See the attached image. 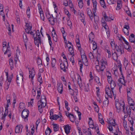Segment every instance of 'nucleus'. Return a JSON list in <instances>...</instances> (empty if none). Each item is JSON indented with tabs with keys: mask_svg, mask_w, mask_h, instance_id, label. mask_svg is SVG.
<instances>
[{
	"mask_svg": "<svg viewBox=\"0 0 135 135\" xmlns=\"http://www.w3.org/2000/svg\"><path fill=\"white\" fill-rule=\"evenodd\" d=\"M46 104V101L45 96H41V100L38 102L37 105L39 112L41 113L42 112V108H44Z\"/></svg>",
	"mask_w": 135,
	"mask_h": 135,
	"instance_id": "obj_1",
	"label": "nucleus"
},
{
	"mask_svg": "<svg viewBox=\"0 0 135 135\" xmlns=\"http://www.w3.org/2000/svg\"><path fill=\"white\" fill-rule=\"evenodd\" d=\"M97 5V2L96 0H93V8H94L95 12H93V16L94 18V21L95 24L94 26V28L96 30H97L98 28L97 24L98 23L99 21V17L96 16L94 14L96 12V10L97 9L96 7Z\"/></svg>",
	"mask_w": 135,
	"mask_h": 135,
	"instance_id": "obj_2",
	"label": "nucleus"
},
{
	"mask_svg": "<svg viewBox=\"0 0 135 135\" xmlns=\"http://www.w3.org/2000/svg\"><path fill=\"white\" fill-rule=\"evenodd\" d=\"M115 48L117 51V55H118L119 56L124 54V51L123 45H120L118 46L117 45H116L115 46Z\"/></svg>",
	"mask_w": 135,
	"mask_h": 135,
	"instance_id": "obj_3",
	"label": "nucleus"
},
{
	"mask_svg": "<svg viewBox=\"0 0 135 135\" xmlns=\"http://www.w3.org/2000/svg\"><path fill=\"white\" fill-rule=\"evenodd\" d=\"M28 69L29 74V78L32 81L35 74V71L33 67H32L31 69L28 68Z\"/></svg>",
	"mask_w": 135,
	"mask_h": 135,
	"instance_id": "obj_4",
	"label": "nucleus"
},
{
	"mask_svg": "<svg viewBox=\"0 0 135 135\" xmlns=\"http://www.w3.org/2000/svg\"><path fill=\"white\" fill-rule=\"evenodd\" d=\"M81 55L82 60L84 64L86 66L87 65V62L88 60L86 55L84 53V51L83 50L81 51L80 52Z\"/></svg>",
	"mask_w": 135,
	"mask_h": 135,
	"instance_id": "obj_5",
	"label": "nucleus"
},
{
	"mask_svg": "<svg viewBox=\"0 0 135 135\" xmlns=\"http://www.w3.org/2000/svg\"><path fill=\"white\" fill-rule=\"evenodd\" d=\"M115 105L118 112H120L122 108V109L123 107L125 106L124 103V101H122L120 103L117 102L115 103Z\"/></svg>",
	"mask_w": 135,
	"mask_h": 135,
	"instance_id": "obj_6",
	"label": "nucleus"
},
{
	"mask_svg": "<svg viewBox=\"0 0 135 135\" xmlns=\"http://www.w3.org/2000/svg\"><path fill=\"white\" fill-rule=\"evenodd\" d=\"M29 114V112L28 110L27 109H24L22 112V118L26 119L28 117Z\"/></svg>",
	"mask_w": 135,
	"mask_h": 135,
	"instance_id": "obj_7",
	"label": "nucleus"
},
{
	"mask_svg": "<svg viewBox=\"0 0 135 135\" xmlns=\"http://www.w3.org/2000/svg\"><path fill=\"white\" fill-rule=\"evenodd\" d=\"M68 65V63L67 62H66V61H64L63 62L60 64V68L61 69L63 70V71L64 72H66V70L65 68H67Z\"/></svg>",
	"mask_w": 135,
	"mask_h": 135,
	"instance_id": "obj_8",
	"label": "nucleus"
},
{
	"mask_svg": "<svg viewBox=\"0 0 135 135\" xmlns=\"http://www.w3.org/2000/svg\"><path fill=\"white\" fill-rule=\"evenodd\" d=\"M25 26L26 28L25 29L26 32L27 33L29 34L30 32L31 31V24L29 23H26Z\"/></svg>",
	"mask_w": 135,
	"mask_h": 135,
	"instance_id": "obj_9",
	"label": "nucleus"
},
{
	"mask_svg": "<svg viewBox=\"0 0 135 135\" xmlns=\"http://www.w3.org/2000/svg\"><path fill=\"white\" fill-rule=\"evenodd\" d=\"M101 69L104 70L105 68V65H107V62L106 60L102 59L100 61Z\"/></svg>",
	"mask_w": 135,
	"mask_h": 135,
	"instance_id": "obj_10",
	"label": "nucleus"
},
{
	"mask_svg": "<svg viewBox=\"0 0 135 135\" xmlns=\"http://www.w3.org/2000/svg\"><path fill=\"white\" fill-rule=\"evenodd\" d=\"M23 76L22 73H20L17 76V83H19L20 82H23Z\"/></svg>",
	"mask_w": 135,
	"mask_h": 135,
	"instance_id": "obj_11",
	"label": "nucleus"
},
{
	"mask_svg": "<svg viewBox=\"0 0 135 135\" xmlns=\"http://www.w3.org/2000/svg\"><path fill=\"white\" fill-rule=\"evenodd\" d=\"M6 76L7 78V80L8 81V82L7 83V89H8L9 88V85H10V82L11 81L12 78L13 77V75H12L11 76H10L9 78H8V72H6Z\"/></svg>",
	"mask_w": 135,
	"mask_h": 135,
	"instance_id": "obj_12",
	"label": "nucleus"
},
{
	"mask_svg": "<svg viewBox=\"0 0 135 135\" xmlns=\"http://www.w3.org/2000/svg\"><path fill=\"white\" fill-rule=\"evenodd\" d=\"M99 129V126L98 124H93V129H94L95 132H96L97 135H100V132Z\"/></svg>",
	"mask_w": 135,
	"mask_h": 135,
	"instance_id": "obj_13",
	"label": "nucleus"
},
{
	"mask_svg": "<svg viewBox=\"0 0 135 135\" xmlns=\"http://www.w3.org/2000/svg\"><path fill=\"white\" fill-rule=\"evenodd\" d=\"M105 93L110 98H112V90L109 87H106L105 88Z\"/></svg>",
	"mask_w": 135,
	"mask_h": 135,
	"instance_id": "obj_14",
	"label": "nucleus"
},
{
	"mask_svg": "<svg viewBox=\"0 0 135 135\" xmlns=\"http://www.w3.org/2000/svg\"><path fill=\"white\" fill-rule=\"evenodd\" d=\"M9 43H8V46H3L2 48V50L3 51H5L4 52V54H7V52H10V48L9 46Z\"/></svg>",
	"mask_w": 135,
	"mask_h": 135,
	"instance_id": "obj_15",
	"label": "nucleus"
},
{
	"mask_svg": "<svg viewBox=\"0 0 135 135\" xmlns=\"http://www.w3.org/2000/svg\"><path fill=\"white\" fill-rule=\"evenodd\" d=\"M34 38V42L36 45L38 47H39V44H41V37H38V38L37 37H35Z\"/></svg>",
	"mask_w": 135,
	"mask_h": 135,
	"instance_id": "obj_16",
	"label": "nucleus"
},
{
	"mask_svg": "<svg viewBox=\"0 0 135 135\" xmlns=\"http://www.w3.org/2000/svg\"><path fill=\"white\" fill-rule=\"evenodd\" d=\"M23 128V126L21 125H17L15 127V132L16 133H18L20 132V129H21V131Z\"/></svg>",
	"mask_w": 135,
	"mask_h": 135,
	"instance_id": "obj_17",
	"label": "nucleus"
},
{
	"mask_svg": "<svg viewBox=\"0 0 135 135\" xmlns=\"http://www.w3.org/2000/svg\"><path fill=\"white\" fill-rule=\"evenodd\" d=\"M57 90L58 92L60 94L62 93V83H58L57 84Z\"/></svg>",
	"mask_w": 135,
	"mask_h": 135,
	"instance_id": "obj_18",
	"label": "nucleus"
},
{
	"mask_svg": "<svg viewBox=\"0 0 135 135\" xmlns=\"http://www.w3.org/2000/svg\"><path fill=\"white\" fill-rule=\"evenodd\" d=\"M77 82L79 86L81 88L82 86V81L80 76L79 75H77Z\"/></svg>",
	"mask_w": 135,
	"mask_h": 135,
	"instance_id": "obj_19",
	"label": "nucleus"
},
{
	"mask_svg": "<svg viewBox=\"0 0 135 135\" xmlns=\"http://www.w3.org/2000/svg\"><path fill=\"white\" fill-rule=\"evenodd\" d=\"M127 99L129 104L130 106H134V103L133 99L130 97L128 96V95Z\"/></svg>",
	"mask_w": 135,
	"mask_h": 135,
	"instance_id": "obj_20",
	"label": "nucleus"
},
{
	"mask_svg": "<svg viewBox=\"0 0 135 135\" xmlns=\"http://www.w3.org/2000/svg\"><path fill=\"white\" fill-rule=\"evenodd\" d=\"M98 119L99 122L102 124H104V119L103 118L102 116L100 113H99L98 114Z\"/></svg>",
	"mask_w": 135,
	"mask_h": 135,
	"instance_id": "obj_21",
	"label": "nucleus"
},
{
	"mask_svg": "<svg viewBox=\"0 0 135 135\" xmlns=\"http://www.w3.org/2000/svg\"><path fill=\"white\" fill-rule=\"evenodd\" d=\"M102 15L106 21H111V18L107 16L105 12H103L102 13Z\"/></svg>",
	"mask_w": 135,
	"mask_h": 135,
	"instance_id": "obj_22",
	"label": "nucleus"
},
{
	"mask_svg": "<svg viewBox=\"0 0 135 135\" xmlns=\"http://www.w3.org/2000/svg\"><path fill=\"white\" fill-rule=\"evenodd\" d=\"M112 58L114 60H117L118 56H119L118 55H117V53L114 50V52L113 53V51L112 52Z\"/></svg>",
	"mask_w": 135,
	"mask_h": 135,
	"instance_id": "obj_23",
	"label": "nucleus"
},
{
	"mask_svg": "<svg viewBox=\"0 0 135 135\" xmlns=\"http://www.w3.org/2000/svg\"><path fill=\"white\" fill-rule=\"evenodd\" d=\"M37 63L38 65V68H40L42 66V61L40 58L37 57Z\"/></svg>",
	"mask_w": 135,
	"mask_h": 135,
	"instance_id": "obj_24",
	"label": "nucleus"
},
{
	"mask_svg": "<svg viewBox=\"0 0 135 135\" xmlns=\"http://www.w3.org/2000/svg\"><path fill=\"white\" fill-rule=\"evenodd\" d=\"M52 36L54 41L55 42H57V36L55 32L54 31L52 32Z\"/></svg>",
	"mask_w": 135,
	"mask_h": 135,
	"instance_id": "obj_25",
	"label": "nucleus"
},
{
	"mask_svg": "<svg viewBox=\"0 0 135 135\" xmlns=\"http://www.w3.org/2000/svg\"><path fill=\"white\" fill-rule=\"evenodd\" d=\"M135 35L133 33H131L129 37V40L131 42H134L135 41Z\"/></svg>",
	"mask_w": 135,
	"mask_h": 135,
	"instance_id": "obj_26",
	"label": "nucleus"
},
{
	"mask_svg": "<svg viewBox=\"0 0 135 135\" xmlns=\"http://www.w3.org/2000/svg\"><path fill=\"white\" fill-rule=\"evenodd\" d=\"M48 19L50 23L52 25H54L55 22L56 21L55 20L56 19L54 18L52 16L49 18Z\"/></svg>",
	"mask_w": 135,
	"mask_h": 135,
	"instance_id": "obj_27",
	"label": "nucleus"
},
{
	"mask_svg": "<svg viewBox=\"0 0 135 135\" xmlns=\"http://www.w3.org/2000/svg\"><path fill=\"white\" fill-rule=\"evenodd\" d=\"M64 129L65 132L66 134H68L69 133L70 127L69 125H67L65 126Z\"/></svg>",
	"mask_w": 135,
	"mask_h": 135,
	"instance_id": "obj_28",
	"label": "nucleus"
},
{
	"mask_svg": "<svg viewBox=\"0 0 135 135\" xmlns=\"http://www.w3.org/2000/svg\"><path fill=\"white\" fill-rule=\"evenodd\" d=\"M87 14L89 16L91 20H92L93 17L92 16L93 14L91 10L89 8H88L87 9Z\"/></svg>",
	"mask_w": 135,
	"mask_h": 135,
	"instance_id": "obj_29",
	"label": "nucleus"
},
{
	"mask_svg": "<svg viewBox=\"0 0 135 135\" xmlns=\"http://www.w3.org/2000/svg\"><path fill=\"white\" fill-rule=\"evenodd\" d=\"M69 51L71 55L72 56H74V50L73 48V45L70 46L68 47Z\"/></svg>",
	"mask_w": 135,
	"mask_h": 135,
	"instance_id": "obj_30",
	"label": "nucleus"
},
{
	"mask_svg": "<svg viewBox=\"0 0 135 135\" xmlns=\"http://www.w3.org/2000/svg\"><path fill=\"white\" fill-rule=\"evenodd\" d=\"M88 124L89 127L93 129V120L92 118L90 117L89 118Z\"/></svg>",
	"mask_w": 135,
	"mask_h": 135,
	"instance_id": "obj_31",
	"label": "nucleus"
},
{
	"mask_svg": "<svg viewBox=\"0 0 135 135\" xmlns=\"http://www.w3.org/2000/svg\"><path fill=\"white\" fill-rule=\"evenodd\" d=\"M70 121L73 122H74L75 121V118L73 114H70L69 117Z\"/></svg>",
	"mask_w": 135,
	"mask_h": 135,
	"instance_id": "obj_32",
	"label": "nucleus"
},
{
	"mask_svg": "<svg viewBox=\"0 0 135 135\" xmlns=\"http://www.w3.org/2000/svg\"><path fill=\"white\" fill-rule=\"evenodd\" d=\"M97 45L96 42L93 41V51L97 49V54H98L99 55H100L99 53H98V49Z\"/></svg>",
	"mask_w": 135,
	"mask_h": 135,
	"instance_id": "obj_33",
	"label": "nucleus"
},
{
	"mask_svg": "<svg viewBox=\"0 0 135 135\" xmlns=\"http://www.w3.org/2000/svg\"><path fill=\"white\" fill-rule=\"evenodd\" d=\"M118 81L123 85L125 84V82L124 80V77L123 75L122 76V78H120L118 79Z\"/></svg>",
	"mask_w": 135,
	"mask_h": 135,
	"instance_id": "obj_34",
	"label": "nucleus"
},
{
	"mask_svg": "<svg viewBox=\"0 0 135 135\" xmlns=\"http://www.w3.org/2000/svg\"><path fill=\"white\" fill-rule=\"evenodd\" d=\"M9 62L10 66L11 67V69L12 70L13 68V59L12 58H10L9 60Z\"/></svg>",
	"mask_w": 135,
	"mask_h": 135,
	"instance_id": "obj_35",
	"label": "nucleus"
},
{
	"mask_svg": "<svg viewBox=\"0 0 135 135\" xmlns=\"http://www.w3.org/2000/svg\"><path fill=\"white\" fill-rule=\"evenodd\" d=\"M109 124L112 125L113 126H115V120L111 119L109 121Z\"/></svg>",
	"mask_w": 135,
	"mask_h": 135,
	"instance_id": "obj_36",
	"label": "nucleus"
},
{
	"mask_svg": "<svg viewBox=\"0 0 135 135\" xmlns=\"http://www.w3.org/2000/svg\"><path fill=\"white\" fill-rule=\"evenodd\" d=\"M25 104L23 103H21L20 104V106L19 108V110L21 111L22 110L25 108Z\"/></svg>",
	"mask_w": 135,
	"mask_h": 135,
	"instance_id": "obj_37",
	"label": "nucleus"
},
{
	"mask_svg": "<svg viewBox=\"0 0 135 135\" xmlns=\"http://www.w3.org/2000/svg\"><path fill=\"white\" fill-rule=\"evenodd\" d=\"M77 2L78 4V6L80 8H82L83 6V0H77Z\"/></svg>",
	"mask_w": 135,
	"mask_h": 135,
	"instance_id": "obj_38",
	"label": "nucleus"
},
{
	"mask_svg": "<svg viewBox=\"0 0 135 135\" xmlns=\"http://www.w3.org/2000/svg\"><path fill=\"white\" fill-rule=\"evenodd\" d=\"M95 81L99 86L101 85V83H100L99 80V78L97 76L95 77L94 78Z\"/></svg>",
	"mask_w": 135,
	"mask_h": 135,
	"instance_id": "obj_39",
	"label": "nucleus"
},
{
	"mask_svg": "<svg viewBox=\"0 0 135 135\" xmlns=\"http://www.w3.org/2000/svg\"><path fill=\"white\" fill-rule=\"evenodd\" d=\"M56 62V61L55 58H53L52 59L51 64L52 68H54L55 67Z\"/></svg>",
	"mask_w": 135,
	"mask_h": 135,
	"instance_id": "obj_40",
	"label": "nucleus"
},
{
	"mask_svg": "<svg viewBox=\"0 0 135 135\" xmlns=\"http://www.w3.org/2000/svg\"><path fill=\"white\" fill-rule=\"evenodd\" d=\"M89 38L90 43H92L93 42V32H91L89 36Z\"/></svg>",
	"mask_w": 135,
	"mask_h": 135,
	"instance_id": "obj_41",
	"label": "nucleus"
},
{
	"mask_svg": "<svg viewBox=\"0 0 135 135\" xmlns=\"http://www.w3.org/2000/svg\"><path fill=\"white\" fill-rule=\"evenodd\" d=\"M6 99L7 100V102L6 107V108H7L9 107V105L10 104V98L9 97V96H8V97L7 96V97H6Z\"/></svg>",
	"mask_w": 135,
	"mask_h": 135,
	"instance_id": "obj_42",
	"label": "nucleus"
},
{
	"mask_svg": "<svg viewBox=\"0 0 135 135\" xmlns=\"http://www.w3.org/2000/svg\"><path fill=\"white\" fill-rule=\"evenodd\" d=\"M60 117L59 116L55 114L54 115H52L51 116H50V118L51 119H53L55 120H57L58 118Z\"/></svg>",
	"mask_w": 135,
	"mask_h": 135,
	"instance_id": "obj_43",
	"label": "nucleus"
},
{
	"mask_svg": "<svg viewBox=\"0 0 135 135\" xmlns=\"http://www.w3.org/2000/svg\"><path fill=\"white\" fill-rule=\"evenodd\" d=\"M89 77L91 79H90L89 80V84L90 85H92V82H93V76L92 74V73L91 72H90V73L89 75Z\"/></svg>",
	"mask_w": 135,
	"mask_h": 135,
	"instance_id": "obj_44",
	"label": "nucleus"
},
{
	"mask_svg": "<svg viewBox=\"0 0 135 135\" xmlns=\"http://www.w3.org/2000/svg\"><path fill=\"white\" fill-rule=\"evenodd\" d=\"M109 83L110 84V86L111 89H113L116 86L115 81L113 80V81H112V82H111Z\"/></svg>",
	"mask_w": 135,
	"mask_h": 135,
	"instance_id": "obj_45",
	"label": "nucleus"
},
{
	"mask_svg": "<svg viewBox=\"0 0 135 135\" xmlns=\"http://www.w3.org/2000/svg\"><path fill=\"white\" fill-rule=\"evenodd\" d=\"M37 95L36 96V99H39L40 96L41 95V89L40 88H39L37 90Z\"/></svg>",
	"mask_w": 135,
	"mask_h": 135,
	"instance_id": "obj_46",
	"label": "nucleus"
},
{
	"mask_svg": "<svg viewBox=\"0 0 135 135\" xmlns=\"http://www.w3.org/2000/svg\"><path fill=\"white\" fill-rule=\"evenodd\" d=\"M38 81L40 82V84H41L42 83V77L41 76V74L40 73H38Z\"/></svg>",
	"mask_w": 135,
	"mask_h": 135,
	"instance_id": "obj_47",
	"label": "nucleus"
},
{
	"mask_svg": "<svg viewBox=\"0 0 135 135\" xmlns=\"http://www.w3.org/2000/svg\"><path fill=\"white\" fill-rule=\"evenodd\" d=\"M100 2L102 7L104 8H106V6L105 5L104 0H100Z\"/></svg>",
	"mask_w": 135,
	"mask_h": 135,
	"instance_id": "obj_48",
	"label": "nucleus"
},
{
	"mask_svg": "<svg viewBox=\"0 0 135 135\" xmlns=\"http://www.w3.org/2000/svg\"><path fill=\"white\" fill-rule=\"evenodd\" d=\"M107 73L110 75H109V76H108L107 78V80L108 81V83H110L111 82H112V81H113V80H112V78H111V75L109 71H108Z\"/></svg>",
	"mask_w": 135,
	"mask_h": 135,
	"instance_id": "obj_49",
	"label": "nucleus"
},
{
	"mask_svg": "<svg viewBox=\"0 0 135 135\" xmlns=\"http://www.w3.org/2000/svg\"><path fill=\"white\" fill-rule=\"evenodd\" d=\"M51 132V129L49 127H47L46 130L45 134L46 135H50Z\"/></svg>",
	"mask_w": 135,
	"mask_h": 135,
	"instance_id": "obj_50",
	"label": "nucleus"
},
{
	"mask_svg": "<svg viewBox=\"0 0 135 135\" xmlns=\"http://www.w3.org/2000/svg\"><path fill=\"white\" fill-rule=\"evenodd\" d=\"M107 2L109 4H112L116 3V1L115 0H107Z\"/></svg>",
	"mask_w": 135,
	"mask_h": 135,
	"instance_id": "obj_51",
	"label": "nucleus"
},
{
	"mask_svg": "<svg viewBox=\"0 0 135 135\" xmlns=\"http://www.w3.org/2000/svg\"><path fill=\"white\" fill-rule=\"evenodd\" d=\"M23 37L24 41L25 43L27 42L28 41V38L27 35L25 33H24L23 35Z\"/></svg>",
	"mask_w": 135,
	"mask_h": 135,
	"instance_id": "obj_52",
	"label": "nucleus"
},
{
	"mask_svg": "<svg viewBox=\"0 0 135 135\" xmlns=\"http://www.w3.org/2000/svg\"><path fill=\"white\" fill-rule=\"evenodd\" d=\"M95 68L96 70L98 72H102L104 71L102 70L101 66H99V65H96Z\"/></svg>",
	"mask_w": 135,
	"mask_h": 135,
	"instance_id": "obj_53",
	"label": "nucleus"
},
{
	"mask_svg": "<svg viewBox=\"0 0 135 135\" xmlns=\"http://www.w3.org/2000/svg\"><path fill=\"white\" fill-rule=\"evenodd\" d=\"M75 110L78 112V116L79 118V119L80 120L81 119V113L80 112H78V107H76L75 108Z\"/></svg>",
	"mask_w": 135,
	"mask_h": 135,
	"instance_id": "obj_54",
	"label": "nucleus"
},
{
	"mask_svg": "<svg viewBox=\"0 0 135 135\" xmlns=\"http://www.w3.org/2000/svg\"><path fill=\"white\" fill-rule=\"evenodd\" d=\"M39 12L40 16L41 19L43 21H44V17L43 11Z\"/></svg>",
	"mask_w": 135,
	"mask_h": 135,
	"instance_id": "obj_55",
	"label": "nucleus"
},
{
	"mask_svg": "<svg viewBox=\"0 0 135 135\" xmlns=\"http://www.w3.org/2000/svg\"><path fill=\"white\" fill-rule=\"evenodd\" d=\"M53 127L54 131H57L59 130V127L57 124H54Z\"/></svg>",
	"mask_w": 135,
	"mask_h": 135,
	"instance_id": "obj_56",
	"label": "nucleus"
},
{
	"mask_svg": "<svg viewBox=\"0 0 135 135\" xmlns=\"http://www.w3.org/2000/svg\"><path fill=\"white\" fill-rule=\"evenodd\" d=\"M36 89L35 88H33L32 90V95L35 97L36 95Z\"/></svg>",
	"mask_w": 135,
	"mask_h": 135,
	"instance_id": "obj_57",
	"label": "nucleus"
},
{
	"mask_svg": "<svg viewBox=\"0 0 135 135\" xmlns=\"http://www.w3.org/2000/svg\"><path fill=\"white\" fill-rule=\"evenodd\" d=\"M46 35H47V37L48 38V40H49V45H50V46L51 47L52 41L51 40V37L49 34H46Z\"/></svg>",
	"mask_w": 135,
	"mask_h": 135,
	"instance_id": "obj_58",
	"label": "nucleus"
},
{
	"mask_svg": "<svg viewBox=\"0 0 135 135\" xmlns=\"http://www.w3.org/2000/svg\"><path fill=\"white\" fill-rule=\"evenodd\" d=\"M127 46H124V48L127 50H128V51H131V50L132 49V48H131L129 44L128 45H127Z\"/></svg>",
	"mask_w": 135,
	"mask_h": 135,
	"instance_id": "obj_59",
	"label": "nucleus"
},
{
	"mask_svg": "<svg viewBox=\"0 0 135 135\" xmlns=\"http://www.w3.org/2000/svg\"><path fill=\"white\" fill-rule=\"evenodd\" d=\"M126 111L127 112V114L129 115H130L131 113V109L129 107H126Z\"/></svg>",
	"mask_w": 135,
	"mask_h": 135,
	"instance_id": "obj_60",
	"label": "nucleus"
},
{
	"mask_svg": "<svg viewBox=\"0 0 135 135\" xmlns=\"http://www.w3.org/2000/svg\"><path fill=\"white\" fill-rule=\"evenodd\" d=\"M105 51L107 52L108 54V58H110L111 57V55L110 51L109 49H107L105 50Z\"/></svg>",
	"mask_w": 135,
	"mask_h": 135,
	"instance_id": "obj_61",
	"label": "nucleus"
},
{
	"mask_svg": "<svg viewBox=\"0 0 135 135\" xmlns=\"http://www.w3.org/2000/svg\"><path fill=\"white\" fill-rule=\"evenodd\" d=\"M20 53V51L19 50L17 49L16 50V56L17 57V59L18 58L19 55Z\"/></svg>",
	"mask_w": 135,
	"mask_h": 135,
	"instance_id": "obj_62",
	"label": "nucleus"
},
{
	"mask_svg": "<svg viewBox=\"0 0 135 135\" xmlns=\"http://www.w3.org/2000/svg\"><path fill=\"white\" fill-rule=\"evenodd\" d=\"M30 8L29 7H28L27 8L26 11V13L28 16V17L29 18L30 17Z\"/></svg>",
	"mask_w": 135,
	"mask_h": 135,
	"instance_id": "obj_63",
	"label": "nucleus"
},
{
	"mask_svg": "<svg viewBox=\"0 0 135 135\" xmlns=\"http://www.w3.org/2000/svg\"><path fill=\"white\" fill-rule=\"evenodd\" d=\"M123 31L124 32V33L125 34L127 35H129V31L128 30L126 29H123Z\"/></svg>",
	"mask_w": 135,
	"mask_h": 135,
	"instance_id": "obj_64",
	"label": "nucleus"
}]
</instances>
